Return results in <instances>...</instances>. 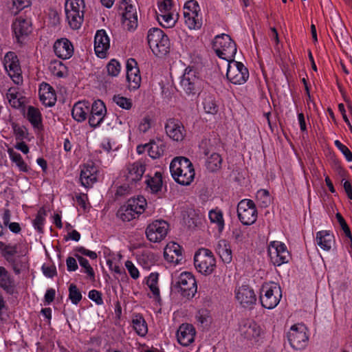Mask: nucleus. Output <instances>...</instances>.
Masks as SVG:
<instances>
[{"label":"nucleus","mask_w":352,"mask_h":352,"mask_svg":"<svg viewBox=\"0 0 352 352\" xmlns=\"http://www.w3.org/2000/svg\"><path fill=\"white\" fill-rule=\"evenodd\" d=\"M170 170L175 182L183 186L190 185L195 177L192 164L185 157H175L170 164Z\"/></svg>","instance_id":"f257e3e1"},{"label":"nucleus","mask_w":352,"mask_h":352,"mask_svg":"<svg viewBox=\"0 0 352 352\" xmlns=\"http://www.w3.org/2000/svg\"><path fill=\"white\" fill-rule=\"evenodd\" d=\"M146 206V201L143 196L131 198L119 208L116 215L123 221H130L142 214Z\"/></svg>","instance_id":"f03ea898"},{"label":"nucleus","mask_w":352,"mask_h":352,"mask_svg":"<svg viewBox=\"0 0 352 352\" xmlns=\"http://www.w3.org/2000/svg\"><path fill=\"white\" fill-rule=\"evenodd\" d=\"M147 41L151 50L155 55L164 56L169 52V38L161 29L157 28L150 29L148 32Z\"/></svg>","instance_id":"7ed1b4c3"},{"label":"nucleus","mask_w":352,"mask_h":352,"mask_svg":"<svg viewBox=\"0 0 352 352\" xmlns=\"http://www.w3.org/2000/svg\"><path fill=\"white\" fill-rule=\"evenodd\" d=\"M212 47L219 58L228 61L232 60L236 53V43L226 34L215 36L212 42Z\"/></svg>","instance_id":"20e7f679"},{"label":"nucleus","mask_w":352,"mask_h":352,"mask_svg":"<svg viewBox=\"0 0 352 352\" xmlns=\"http://www.w3.org/2000/svg\"><path fill=\"white\" fill-rule=\"evenodd\" d=\"M196 270L205 276L211 274L216 267V260L212 252L206 248H201L194 256Z\"/></svg>","instance_id":"39448f33"},{"label":"nucleus","mask_w":352,"mask_h":352,"mask_svg":"<svg viewBox=\"0 0 352 352\" xmlns=\"http://www.w3.org/2000/svg\"><path fill=\"white\" fill-rule=\"evenodd\" d=\"M282 297L280 287L276 283H265L260 291V300L262 306L273 309L277 306Z\"/></svg>","instance_id":"423d86ee"},{"label":"nucleus","mask_w":352,"mask_h":352,"mask_svg":"<svg viewBox=\"0 0 352 352\" xmlns=\"http://www.w3.org/2000/svg\"><path fill=\"white\" fill-rule=\"evenodd\" d=\"M85 5L84 0H71L65 3V12L70 27L74 30L80 28L83 21L84 9Z\"/></svg>","instance_id":"0eeeda50"},{"label":"nucleus","mask_w":352,"mask_h":352,"mask_svg":"<svg viewBox=\"0 0 352 352\" xmlns=\"http://www.w3.org/2000/svg\"><path fill=\"white\" fill-rule=\"evenodd\" d=\"M172 284L173 289L185 298H191L197 292L196 280L190 272H182L175 283L173 282Z\"/></svg>","instance_id":"6e6552de"},{"label":"nucleus","mask_w":352,"mask_h":352,"mask_svg":"<svg viewBox=\"0 0 352 352\" xmlns=\"http://www.w3.org/2000/svg\"><path fill=\"white\" fill-rule=\"evenodd\" d=\"M228 62L226 73L227 78L233 84L241 85L245 83L249 78L248 68L242 63L233 59Z\"/></svg>","instance_id":"1a4fd4ad"},{"label":"nucleus","mask_w":352,"mask_h":352,"mask_svg":"<svg viewBox=\"0 0 352 352\" xmlns=\"http://www.w3.org/2000/svg\"><path fill=\"white\" fill-rule=\"evenodd\" d=\"M237 215L243 225H252L257 219V210L252 200H241L237 206Z\"/></svg>","instance_id":"9d476101"},{"label":"nucleus","mask_w":352,"mask_h":352,"mask_svg":"<svg viewBox=\"0 0 352 352\" xmlns=\"http://www.w3.org/2000/svg\"><path fill=\"white\" fill-rule=\"evenodd\" d=\"M287 339L292 348L296 350L304 349L308 342L306 327L303 324H294L287 333Z\"/></svg>","instance_id":"9b49d317"},{"label":"nucleus","mask_w":352,"mask_h":352,"mask_svg":"<svg viewBox=\"0 0 352 352\" xmlns=\"http://www.w3.org/2000/svg\"><path fill=\"white\" fill-rule=\"evenodd\" d=\"M120 9L124 10L122 23L128 30H135L138 26V15L136 8L130 3V0H122Z\"/></svg>","instance_id":"f8f14e48"},{"label":"nucleus","mask_w":352,"mask_h":352,"mask_svg":"<svg viewBox=\"0 0 352 352\" xmlns=\"http://www.w3.org/2000/svg\"><path fill=\"white\" fill-rule=\"evenodd\" d=\"M268 254L275 265L280 266L289 261V253L285 245L279 241L270 242L268 247Z\"/></svg>","instance_id":"ddd939ff"},{"label":"nucleus","mask_w":352,"mask_h":352,"mask_svg":"<svg viewBox=\"0 0 352 352\" xmlns=\"http://www.w3.org/2000/svg\"><path fill=\"white\" fill-rule=\"evenodd\" d=\"M4 67L13 82L19 85L22 82L21 70L17 56L13 52H8L4 57Z\"/></svg>","instance_id":"4468645a"},{"label":"nucleus","mask_w":352,"mask_h":352,"mask_svg":"<svg viewBox=\"0 0 352 352\" xmlns=\"http://www.w3.org/2000/svg\"><path fill=\"white\" fill-rule=\"evenodd\" d=\"M168 224L163 220H157L150 223L146 230L147 239L151 242L161 241L167 234Z\"/></svg>","instance_id":"2eb2a0df"},{"label":"nucleus","mask_w":352,"mask_h":352,"mask_svg":"<svg viewBox=\"0 0 352 352\" xmlns=\"http://www.w3.org/2000/svg\"><path fill=\"white\" fill-rule=\"evenodd\" d=\"M239 330L241 335L249 340H257L262 332L261 327L251 319L241 320Z\"/></svg>","instance_id":"dca6fc26"},{"label":"nucleus","mask_w":352,"mask_h":352,"mask_svg":"<svg viewBox=\"0 0 352 352\" xmlns=\"http://www.w3.org/2000/svg\"><path fill=\"white\" fill-rule=\"evenodd\" d=\"M166 135L173 141L181 142L186 135L183 124L177 119L169 118L165 124Z\"/></svg>","instance_id":"f3484780"},{"label":"nucleus","mask_w":352,"mask_h":352,"mask_svg":"<svg viewBox=\"0 0 352 352\" xmlns=\"http://www.w3.org/2000/svg\"><path fill=\"white\" fill-rule=\"evenodd\" d=\"M199 78L196 76L195 70L186 68L184 74L182 76L180 81V87L186 94H195L197 89Z\"/></svg>","instance_id":"a211bd4d"},{"label":"nucleus","mask_w":352,"mask_h":352,"mask_svg":"<svg viewBox=\"0 0 352 352\" xmlns=\"http://www.w3.org/2000/svg\"><path fill=\"white\" fill-rule=\"evenodd\" d=\"M90 116L89 118V124L90 126L96 128L98 126L107 113V109L104 103L98 100L93 102L91 109L89 110Z\"/></svg>","instance_id":"6ab92c4d"},{"label":"nucleus","mask_w":352,"mask_h":352,"mask_svg":"<svg viewBox=\"0 0 352 352\" xmlns=\"http://www.w3.org/2000/svg\"><path fill=\"white\" fill-rule=\"evenodd\" d=\"M126 80L131 89H137L141 83V76L138 63L134 58H129L126 62Z\"/></svg>","instance_id":"aec40b11"},{"label":"nucleus","mask_w":352,"mask_h":352,"mask_svg":"<svg viewBox=\"0 0 352 352\" xmlns=\"http://www.w3.org/2000/svg\"><path fill=\"white\" fill-rule=\"evenodd\" d=\"M110 46L109 38L104 30H98L94 38L96 54L100 58H104Z\"/></svg>","instance_id":"412c9836"},{"label":"nucleus","mask_w":352,"mask_h":352,"mask_svg":"<svg viewBox=\"0 0 352 352\" xmlns=\"http://www.w3.org/2000/svg\"><path fill=\"white\" fill-rule=\"evenodd\" d=\"M195 329L190 324H182L177 331V338L178 342L187 346L190 345L195 339Z\"/></svg>","instance_id":"4be33fe9"},{"label":"nucleus","mask_w":352,"mask_h":352,"mask_svg":"<svg viewBox=\"0 0 352 352\" xmlns=\"http://www.w3.org/2000/svg\"><path fill=\"white\" fill-rule=\"evenodd\" d=\"M236 298L243 307H250L256 301L254 290L247 285H243L237 289Z\"/></svg>","instance_id":"5701e85b"},{"label":"nucleus","mask_w":352,"mask_h":352,"mask_svg":"<svg viewBox=\"0 0 352 352\" xmlns=\"http://www.w3.org/2000/svg\"><path fill=\"white\" fill-rule=\"evenodd\" d=\"M54 51L60 58L68 59L74 53V47L67 38H61L54 43Z\"/></svg>","instance_id":"b1692460"},{"label":"nucleus","mask_w":352,"mask_h":352,"mask_svg":"<svg viewBox=\"0 0 352 352\" xmlns=\"http://www.w3.org/2000/svg\"><path fill=\"white\" fill-rule=\"evenodd\" d=\"M12 29L19 42L20 37L27 36L32 32V23L30 20L19 16L13 22Z\"/></svg>","instance_id":"393cba45"},{"label":"nucleus","mask_w":352,"mask_h":352,"mask_svg":"<svg viewBox=\"0 0 352 352\" xmlns=\"http://www.w3.org/2000/svg\"><path fill=\"white\" fill-rule=\"evenodd\" d=\"M126 180L130 183L137 182L142 179L145 172V165L141 162H135L127 166Z\"/></svg>","instance_id":"a878e982"},{"label":"nucleus","mask_w":352,"mask_h":352,"mask_svg":"<svg viewBox=\"0 0 352 352\" xmlns=\"http://www.w3.org/2000/svg\"><path fill=\"white\" fill-rule=\"evenodd\" d=\"M39 97L41 101L46 107L54 106L56 101V96L54 89L47 83L41 84L39 89Z\"/></svg>","instance_id":"bb28decb"},{"label":"nucleus","mask_w":352,"mask_h":352,"mask_svg":"<svg viewBox=\"0 0 352 352\" xmlns=\"http://www.w3.org/2000/svg\"><path fill=\"white\" fill-rule=\"evenodd\" d=\"M0 287L9 294L14 292V280L8 271L2 266H0Z\"/></svg>","instance_id":"cd10ccee"},{"label":"nucleus","mask_w":352,"mask_h":352,"mask_svg":"<svg viewBox=\"0 0 352 352\" xmlns=\"http://www.w3.org/2000/svg\"><path fill=\"white\" fill-rule=\"evenodd\" d=\"M88 102H76L72 110V115L74 120L78 122H82L86 120L87 113L89 112Z\"/></svg>","instance_id":"c85d7f7f"},{"label":"nucleus","mask_w":352,"mask_h":352,"mask_svg":"<svg viewBox=\"0 0 352 352\" xmlns=\"http://www.w3.org/2000/svg\"><path fill=\"white\" fill-rule=\"evenodd\" d=\"M185 23L190 30L200 29L202 25V16L199 12H184Z\"/></svg>","instance_id":"c756f323"},{"label":"nucleus","mask_w":352,"mask_h":352,"mask_svg":"<svg viewBox=\"0 0 352 352\" xmlns=\"http://www.w3.org/2000/svg\"><path fill=\"white\" fill-rule=\"evenodd\" d=\"M216 251L224 263H230L232 261V255L230 245L226 240H221L218 243Z\"/></svg>","instance_id":"7c9ffc66"},{"label":"nucleus","mask_w":352,"mask_h":352,"mask_svg":"<svg viewBox=\"0 0 352 352\" xmlns=\"http://www.w3.org/2000/svg\"><path fill=\"white\" fill-rule=\"evenodd\" d=\"M316 241L320 248L329 251L331 248L333 236L327 230L320 231L316 233Z\"/></svg>","instance_id":"2f4dec72"},{"label":"nucleus","mask_w":352,"mask_h":352,"mask_svg":"<svg viewBox=\"0 0 352 352\" xmlns=\"http://www.w3.org/2000/svg\"><path fill=\"white\" fill-rule=\"evenodd\" d=\"M158 278L159 274L157 273H151L146 280V285L149 287L155 299L157 301H160L161 298L160 289L157 285Z\"/></svg>","instance_id":"473e14b6"},{"label":"nucleus","mask_w":352,"mask_h":352,"mask_svg":"<svg viewBox=\"0 0 352 352\" xmlns=\"http://www.w3.org/2000/svg\"><path fill=\"white\" fill-rule=\"evenodd\" d=\"M133 327L140 336H144L148 331L147 324L144 318L138 314L132 320Z\"/></svg>","instance_id":"72a5a7b5"},{"label":"nucleus","mask_w":352,"mask_h":352,"mask_svg":"<svg viewBox=\"0 0 352 352\" xmlns=\"http://www.w3.org/2000/svg\"><path fill=\"white\" fill-rule=\"evenodd\" d=\"M147 187L150 188L153 193H157L161 190L162 187V176L161 173L156 172L154 177H150L146 181Z\"/></svg>","instance_id":"f704fd0d"},{"label":"nucleus","mask_w":352,"mask_h":352,"mask_svg":"<svg viewBox=\"0 0 352 352\" xmlns=\"http://www.w3.org/2000/svg\"><path fill=\"white\" fill-rule=\"evenodd\" d=\"M26 117L34 127L39 128L41 126V114L37 108L30 106Z\"/></svg>","instance_id":"c9c22d12"},{"label":"nucleus","mask_w":352,"mask_h":352,"mask_svg":"<svg viewBox=\"0 0 352 352\" xmlns=\"http://www.w3.org/2000/svg\"><path fill=\"white\" fill-rule=\"evenodd\" d=\"M221 157L218 153H213L208 158L206 162V166L208 170L210 172H214L221 168Z\"/></svg>","instance_id":"e433bc0d"},{"label":"nucleus","mask_w":352,"mask_h":352,"mask_svg":"<svg viewBox=\"0 0 352 352\" xmlns=\"http://www.w3.org/2000/svg\"><path fill=\"white\" fill-rule=\"evenodd\" d=\"M8 154L11 160L16 164L21 171L28 172V166L19 153L14 151L12 148H9Z\"/></svg>","instance_id":"4c0bfd02"},{"label":"nucleus","mask_w":352,"mask_h":352,"mask_svg":"<svg viewBox=\"0 0 352 352\" xmlns=\"http://www.w3.org/2000/svg\"><path fill=\"white\" fill-rule=\"evenodd\" d=\"M157 19L160 24L164 28H170L174 25L176 21L171 12H157Z\"/></svg>","instance_id":"58836bf2"},{"label":"nucleus","mask_w":352,"mask_h":352,"mask_svg":"<svg viewBox=\"0 0 352 352\" xmlns=\"http://www.w3.org/2000/svg\"><path fill=\"white\" fill-rule=\"evenodd\" d=\"M209 219L212 223L217 224L218 230L221 232L224 228L223 213L220 210H212L209 212Z\"/></svg>","instance_id":"ea45409f"},{"label":"nucleus","mask_w":352,"mask_h":352,"mask_svg":"<svg viewBox=\"0 0 352 352\" xmlns=\"http://www.w3.org/2000/svg\"><path fill=\"white\" fill-rule=\"evenodd\" d=\"M10 104L14 108H19L23 104V98H18V92L15 88H10L6 94Z\"/></svg>","instance_id":"a19ab883"},{"label":"nucleus","mask_w":352,"mask_h":352,"mask_svg":"<svg viewBox=\"0 0 352 352\" xmlns=\"http://www.w3.org/2000/svg\"><path fill=\"white\" fill-rule=\"evenodd\" d=\"M204 109L207 113L215 114L218 111V106L217 105L214 98L212 96L205 98L203 102Z\"/></svg>","instance_id":"79ce46f5"},{"label":"nucleus","mask_w":352,"mask_h":352,"mask_svg":"<svg viewBox=\"0 0 352 352\" xmlns=\"http://www.w3.org/2000/svg\"><path fill=\"white\" fill-rule=\"evenodd\" d=\"M75 256L78 260L80 266L85 268V273L87 274L91 280H95V273L88 260L77 254H75Z\"/></svg>","instance_id":"37998d69"},{"label":"nucleus","mask_w":352,"mask_h":352,"mask_svg":"<svg viewBox=\"0 0 352 352\" xmlns=\"http://www.w3.org/2000/svg\"><path fill=\"white\" fill-rule=\"evenodd\" d=\"M113 101L116 103L120 107L129 110L133 106L131 99L121 96L120 95H116L113 98Z\"/></svg>","instance_id":"c03bdc74"},{"label":"nucleus","mask_w":352,"mask_h":352,"mask_svg":"<svg viewBox=\"0 0 352 352\" xmlns=\"http://www.w3.org/2000/svg\"><path fill=\"white\" fill-rule=\"evenodd\" d=\"M69 298L74 305H77L82 299V294L76 285L72 283L69 287Z\"/></svg>","instance_id":"a18cd8bd"},{"label":"nucleus","mask_w":352,"mask_h":352,"mask_svg":"<svg viewBox=\"0 0 352 352\" xmlns=\"http://www.w3.org/2000/svg\"><path fill=\"white\" fill-rule=\"evenodd\" d=\"M46 216V211L43 208H41L37 214L36 217L34 220V226L40 233L43 232V225Z\"/></svg>","instance_id":"49530a36"},{"label":"nucleus","mask_w":352,"mask_h":352,"mask_svg":"<svg viewBox=\"0 0 352 352\" xmlns=\"http://www.w3.org/2000/svg\"><path fill=\"white\" fill-rule=\"evenodd\" d=\"M17 252L16 245H10L5 246L3 249L2 255L5 258V259L10 263L15 258L14 255Z\"/></svg>","instance_id":"de8ad7c7"},{"label":"nucleus","mask_w":352,"mask_h":352,"mask_svg":"<svg viewBox=\"0 0 352 352\" xmlns=\"http://www.w3.org/2000/svg\"><path fill=\"white\" fill-rule=\"evenodd\" d=\"M107 73L111 76H117L120 72V65L118 61L112 59L107 65Z\"/></svg>","instance_id":"09e8293b"},{"label":"nucleus","mask_w":352,"mask_h":352,"mask_svg":"<svg viewBox=\"0 0 352 352\" xmlns=\"http://www.w3.org/2000/svg\"><path fill=\"white\" fill-rule=\"evenodd\" d=\"M148 153L152 158H157L161 156L163 153V149L160 148L155 142L151 141L149 142L148 148Z\"/></svg>","instance_id":"8fccbe9b"},{"label":"nucleus","mask_w":352,"mask_h":352,"mask_svg":"<svg viewBox=\"0 0 352 352\" xmlns=\"http://www.w3.org/2000/svg\"><path fill=\"white\" fill-rule=\"evenodd\" d=\"M336 219H337V220H338V221L341 228L344 231L346 236L348 237V238H351L352 234H351L350 228H349V226L347 225L346 221L343 218V217L341 215V214L338 212L336 214Z\"/></svg>","instance_id":"3c124183"},{"label":"nucleus","mask_w":352,"mask_h":352,"mask_svg":"<svg viewBox=\"0 0 352 352\" xmlns=\"http://www.w3.org/2000/svg\"><path fill=\"white\" fill-rule=\"evenodd\" d=\"M336 146L342 152V153L346 157V160L348 162L352 161V153L351 151L343 144H342L339 140H336L334 142Z\"/></svg>","instance_id":"603ef678"},{"label":"nucleus","mask_w":352,"mask_h":352,"mask_svg":"<svg viewBox=\"0 0 352 352\" xmlns=\"http://www.w3.org/2000/svg\"><path fill=\"white\" fill-rule=\"evenodd\" d=\"M10 264L12 265L14 272L16 274H20L21 270L26 268L25 262L21 261L19 257L15 258Z\"/></svg>","instance_id":"864d4df0"},{"label":"nucleus","mask_w":352,"mask_h":352,"mask_svg":"<svg viewBox=\"0 0 352 352\" xmlns=\"http://www.w3.org/2000/svg\"><path fill=\"white\" fill-rule=\"evenodd\" d=\"M13 129L17 140L22 141L28 138V133L25 127L14 126Z\"/></svg>","instance_id":"5fc2aeb1"},{"label":"nucleus","mask_w":352,"mask_h":352,"mask_svg":"<svg viewBox=\"0 0 352 352\" xmlns=\"http://www.w3.org/2000/svg\"><path fill=\"white\" fill-rule=\"evenodd\" d=\"M184 12H199L200 8L199 6L195 0H190L187 1L184 7Z\"/></svg>","instance_id":"6e6d98bb"},{"label":"nucleus","mask_w":352,"mask_h":352,"mask_svg":"<svg viewBox=\"0 0 352 352\" xmlns=\"http://www.w3.org/2000/svg\"><path fill=\"white\" fill-rule=\"evenodd\" d=\"M80 179L81 184L85 186V188H89L92 186L94 183H95L97 180V176L96 174L95 175H91L89 176H85L83 177L82 176H80Z\"/></svg>","instance_id":"4d7b16f0"},{"label":"nucleus","mask_w":352,"mask_h":352,"mask_svg":"<svg viewBox=\"0 0 352 352\" xmlns=\"http://www.w3.org/2000/svg\"><path fill=\"white\" fill-rule=\"evenodd\" d=\"M158 8L159 12L165 13L166 12H170L172 8V1L171 0H158Z\"/></svg>","instance_id":"13d9d810"},{"label":"nucleus","mask_w":352,"mask_h":352,"mask_svg":"<svg viewBox=\"0 0 352 352\" xmlns=\"http://www.w3.org/2000/svg\"><path fill=\"white\" fill-rule=\"evenodd\" d=\"M88 296H89V298L91 300L94 301L97 305H100L103 304L101 292H100L97 290L93 289L89 292Z\"/></svg>","instance_id":"bf43d9fd"},{"label":"nucleus","mask_w":352,"mask_h":352,"mask_svg":"<svg viewBox=\"0 0 352 352\" xmlns=\"http://www.w3.org/2000/svg\"><path fill=\"white\" fill-rule=\"evenodd\" d=\"M125 266H126V269L128 270L129 273L130 274V276L133 278L137 279L139 277V275H140L139 271L135 267V265H133V263L131 261H126Z\"/></svg>","instance_id":"052dcab7"},{"label":"nucleus","mask_w":352,"mask_h":352,"mask_svg":"<svg viewBox=\"0 0 352 352\" xmlns=\"http://www.w3.org/2000/svg\"><path fill=\"white\" fill-rule=\"evenodd\" d=\"M42 271L44 275L49 278H52L56 275V269L53 265L50 266L43 265L42 266Z\"/></svg>","instance_id":"680f3d73"},{"label":"nucleus","mask_w":352,"mask_h":352,"mask_svg":"<svg viewBox=\"0 0 352 352\" xmlns=\"http://www.w3.org/2000/svg\"><path fill=\"white\" fill-rule=\"evenodd\" d=\"M151 128V118L148 116L144 117L140 125L139 130L142 133H146Z\"/></svg>","instance_id":"e2e57ef3"},{"label":"nucleus","mask_w":352,"mask_h":352,"mask_svg":"<svg viewBox=\"0 0 352 352\" xmlns=\"http://www.w3.org/2000/svg\"><path fill=\"white\" fill-rule=\"evenodd\" d=\"M75 250L85 256H89L91 259H96L97 258V254L95 252L87 250L84 247L76 248Z\"/></svg>","instance_id":"0e129e2a"},{"label":"nucleus","mask_w":352,"mask_h":352,"mask_svg":"<svg viewBox=\"0 0 352 352\" xmlns=\"http://www.w3.org/2000/svg\"><path fill=\"white\" fill-rule=\"evenodd\" d=\"M97 170L93 165L85 166L83 169L81 170L80 176L85 177V176H89L91 175L96 174Z\"/></svg>","instance_id":"69168bd1"},{"label":"nucleus","mask_w":352,"mask_h":352,"mask_svg":"<svg viewBox=\"0 0 352 352\" xmlns=\"http://www.w3.org/2000/svg\"><path fill=\"white\" fill-rule=\"evenodd\" d=\"M67 268L69 272L76 271L78 269V264L76 259L69 256L66 260Z\"/></svg>","instance_id":"338daca9"},{"label":"nucleus","mask_w":352,"mask_h":352,"mask_svg":"<svg viewBox=\"0 0 352 352\" xmlns=\"http://www.w3.org/2000/svg\"><path fill=\"white\" fill-rule=\"evenodd\" d=\"M30 5V0H13V6L19 10H23Z\"/></svg>","instance_id":"774afa93"}]
</instances>
